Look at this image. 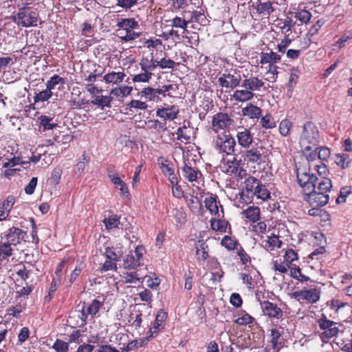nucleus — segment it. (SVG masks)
<instances>
[{
	"mask_svg": "<svg viewBox=\"0 0 352 352\" xmlns=\"http://www.w3.org/2000/svg\"><path fill=\"white\" fill-rule=\"evenodd\" d=\"M58 84H65V80L57 74L54 75L46 83V87L50 91L54 89Z\"/></svg>",
	"mask_w": 352,
	"mask_h": 352,
	"instance_id": "obj_43",
	"label": "nucleus"
},
{
	"mask_svg": "<svg viewBox=\"0 0 352 352\" xmlns=\"http://www.w3.org/2000/svg\"><path fill=\"white\" fill-rule=\"evenodd\" d=\"M153 76V73L142 72V73L134 75L132 78L133 82H148Z\"/></svg>",
	"mask_w": 352,
	"mask_h": 352,
	"instance_id": "obj_47",
	"label": "nucleus"
},
{
	"mask_svg": "<svg viewBox=\"0 0 352 352\" xmlns=\"http://www.w3.org/2000/svg\"><path fill=\"white\" fill-rule=\"evenodd\" d=\"M261 307L263 314L269 318L279 319L283 316V311L276 304L263 301L261 302Z\"/></svg>",
	"mask_w": 352,
	"mask_h": 352,
	"instance_id": "obj_13",
	"label": "nucleus"
},
{
	"mask_svg": "<svg viewBox=\"0 0 352 352\" xmlns=\"http://www.w3.org/2000/svg\"><path fill=\"white\" fill-rule=\"evenodd\" d=\"M116 6L125 10H129L138 3V0H116Z\"/></svg>",
	"mask_w": 352,
	"mask_h": 352,
	"instance_id": "obj_50",
	"label": "nucleus"
},
{
	"mask_svg": "<svg viewBox=\"0 0 352 352\" xmlns=\"http://www.w3.org/2000/svg\"><path fill=\"white\" fill-rule=\"evenodd\" d=\"M128 106L131 108L140 110H146L148 108V104L146 102L138 100H132L128 104Z\"/></svg>",
	"mask_w": 352,
	"mask_h": 352,
	"instance_id": "obj_62",
	"label": "nucleus"
},
{
	"mask_svg": "<svg viewBox=\"0 0 352 352\" xmlns=\"http://www.w3.org/2000/svg\"><path fill=\"white\" fill-rule=\"evenodd\" d=\"M264 85L265 82L262 79H260L256 76H250L242 81L241 87L247 88L252 93H254V91H260Z\"/></svg>",
	"mask_w": 352,
	"mask_h": 352,
	"instance_id": "obj_17",
	"label": "nucleus"
},
{
	"mask_svg": "<svg viewBox=\"0 0 352 352\" xmlns=\"http://www.w3.org/2000/svg\"><path fill=\"white\" fill-rule=\"evenodd\" d=\"M324 20L322 19H320L319 20H318V21L311 27V28L309 29V32H308V36H314V35H316L318 31L321 29V28L324 25Z\"/></svg>",
	"mask_w": 352,
	"mask_h": 352,
	"instance_id": "obj_60",
	"label": "nucleus"
},
{
	"mask_svg": "<svg viewBox=\"0 0 352 352\" xmlns=\"http://www.w3.org/2000/svg\"><path fill=\"white\" fill-rule=\"evenodd\" d=\"M56 352H68L69 344L61 340H56L52 346Z\"/></svg>",
	"mask_w": 352,
	"mask_h": 352,
	"instance_id": "obj_55",
	"label": "nucleus"
},
{
	"mask_svg": "<svg viewBox=\"0 0 352 352\" xmlns=\"http://www.w3.org/2000/svg\"><path fill=\"white\" fill-rule=\"evenodd\" d=\"M216 151L219 153L233 155L235 151L236 141L230 135L225 133L219 134L212 141Z\"/></svg>",
	"mask_w": 352,
	"mask_h": 352,
	"instance_id": "obj_4",
	"label": "nucleus"
},
{
	"mask_svg": "<svg viewBox=\"0 0 352 352\" xmlns=\"http://www.w3.org/2000/svg\"><path fill=\"white\" fill-rule=\"evenodd\" d=\"M179 109L175 106L157 109L156 115L165 120H173L177 116Z\"/></svg>",
	"mask_w": 352,
	"mask_h": 352,
	"instance_id": "obj_20",
	"label": "nucleus"
},
{
	"mask_svg": "<svg viewBox=\"0 0 352 352\" xmlns=\"http://www.w3.org/2000/svg\"><path fill=\"white\" fill-rule=\"evenodd\" d=\"M254 197L261 201H264L270 198V192L267 189L266 186L261 182L258 188H256V190L253 192L252 195L250 196L251 202L253 201Z\"/></svg>",
	"mask_w": 352,
	"mask_h": 352,
	"instance_id": "obj_32",
	"label": "nucleus"
},
{
	"mask_svg": "<svg viewBox=\"0 0 352 352\" xmlns=\"http://www.w3.org/2000/svg\"><path fill=\"white\" fill-rule=\"evenodd\" d=\"M298 182L302 188L305 193V199L312 207H322L325 206L329 200L328 194L316 191L317 176L307 172H297Z\"/></svg>",
	"mask_w": 352,
	"mask_h": 352,
	"instance_id": "obj_1",
	"label": "nucleus"
},
{
	"mask_svg": "<svg viewBox=\"0 0 352 352\" xmlns=\"http://www.w3.org/2000/svg\"><path fill=\"white\" fill-rule=\"evenodd\" d=\"M320 144V133L316 126L311 122L304 124L299 138L301 149L311 150Z\"/></svg>",
	"mask_w": 352,
	"mask_h": 352,
	"instance_id": "obj_2",
	"label": "nucleus"
},
{
	"mask_svg": "<svg viewBox=\"0 0 352 352\" xmlns=\"http://www.w3.org/2000/svg\"><path fill=\"white\" fill-rule=\"evenodd\" d=\"M132 87L129 86H123L120 87H116L111 91V94L116 96L125 98L129 96L131 93Z\"/></svg>",
	"mask_w": 352,
	"mask_h": 352,
	"instance_id": "obj_38",
	"label": "nucleus"
},
{
	"mask_svg": "<svg viewBox=\"0 0 352 352\" xmlns=\"http://www.w3.org/2000/svg\"><path fill=\"white\" fill-rule=\"evenodd\" d=\"M109 177L116 187L120 190L122 196H128L129 190L124 181L119 177L118 173H109Z\"/></svg>",
	"mask_w": 352,
	"mask_h": 352,
	"instance_id": "obj_24",
	"label": "nucleus"
},
{
	"mask_svg": "<svg viewBox=\"0 0 352 352\" xmlns=\"http://www.w3.org/2000/svg\"><path fill=\"white\" fill-rule=\"evenodd\" d=\"M186 203L188 207L193 210L194 209L197 210L200 207L201 204L199 201V199L197 197L190 195L189 197H186Z\"/></svg>",
	"mask_w": 352,
	"mask_h": 352,
	"instance_id": "obj_64",
	"label": "nucleus"
},
{
	"mask_svg": "<svg viewBox=\"0 0 352 352\" xmlns=\"http://www.w3.org/2000/svg\"><path fill=\"white\" fill-rule=\"evenodd\" d=\"M117 25L120 28L118 34L120 39L123 41L128 42L134 41L141 36L140 32H136L135 29L139 28V24L133 18L121 19L118 22Z\"/></svg>",
	"mask_w": 352,
	"mask_h": 352,
	"instance_id": "obj_3",
	"label": "nucleus"
},
{
	"mask_svg": "<svg viewBox=\"0 0 352 352\" xmlns=\"http://www.w3.org/2000/svg\"><path fill=\"white\" fill-rule=\"evenodd\" d=\"M255 9L256 13L262 17L268 16L274 12L272 3L269 1H258Z\"/></svg>",
	"mask_w": 352,
	"mask_h": 352,
	"instance_id": "obj_21",
	"label": "nucleus"
},
{
	"mask_svg": "<svg viewBox=\"0 0 352 352\" xmlns=\"http://www.w3.org/2000/svg\"><path fill=\"white\" fill-rule=\"evenodd\" d=\"M236 138L239 145L244 148H249L253 142V134L250 130L244 127H239Z\"/></svg>",
	"mask_w": 352,
	"mask_h": 352,
	"instance_id": "obj_12",
	"label": "nucleus"
},
{
	"mask_svg": "<svg viewBox=\"0 0 352 352\" xmlns=\"http://www.w3.org/2000/svg\"><path fill=\"white\" fill-rule=\"evenodd\" d=\"M204 203L206 208L212 214H218L219 212V205L221 208V211H223L222 206L220 205L219 201H217L216 197L210 196L206 197L204 200Z\"/></svg>",
	"mask_w": 352,
	"mask_h": 352,
	"instance_id": "obj_34",
	"label": "nucleus"
},
{
	"mask_svg": "<svg viewBox=\"0 0 352 352\" xmlns=\"http://www.w3.org/2000/svg\"><path fill=\"white\" fill-rule=\"evenodd\" d=\"M316 148L318 149V158L319 160L321 161H327L331 155V151L328 147H318V146H317Z\"/></svg>",
	"mask_w": 352,
	"mask_h": 352,
	"instance_id": "obj_54",
	"label": "nucleus"
},
{
	"mask_svg": "<svg viewBox=\"0 0 352 352\" xmlns=\"http://www.w3.org/2000/svg\"><path fill=\"white\" fill-rule=\"evenodd\" d=\"M25 235V232L18 228L12 227L6 231L5 236L9 243L16 245L21 240L24 239Z\"/></svg>",
	"mask_w": 352,
	"mask_h": 352,
	"instance_id": "obj_16",
	"label": "nucleus"
},
{
	"mask_svg": "<svg viewBox=\"0 0 352 352\" xmlns=\"http://www.w3.org/2000/svg\"><path fill=\"white\" fill-rule=\"evenodd\" d=\"M336 163L343 168L347 167L351 163L349 155L345 153L336 155Z\"/></svg>",
	"mask_w": 352,
	"mask_h": 352,
	"instance_id": "obj_46",
	"label": "nucleus"
},
{
	"mask_svg": "<svg viewBox=\"0 0 352 352\" xmlns=\"http://www.w3.org/2000/svg\"><path fill=\"white\" fill-rule=\"evenodd\" d=\"M281 56L279 54L270 50L269 52H262L261 54L260 63L262 65L269 63L270 65L279 62Z\"/></svg>",
	"mask_w": 352,
	"mask_h": 352,
	"instance_id": "obj_27",
	"label": "nucleus"
},
{
	"mask_svg": "<svg viewBox=\"0 0 352 352\" xmlns=\"http://www.w3.org/2000/svg\"><path fill=\"white\" fill-rule=\"evenodd\" d=\"M52 96V92L46 87V89L36 94L34 96V102H45Z\"/></svg>",
	"mask_w": 352,
	"mask_h": 352,
	"instance_id": "obj_44",
	"label": "nucleus"
},
{
	"mask_svg": "<svg viewBox=\"0 0 352 352\" xmlns=\"http://www.w3.org/2000/svg\"><path fill=\"white\" fill-rule=\"evenodd\" d=\"M38 14L36 10L30 8L19 9L17 15L14 17V21L23 27L36 26L37 25Z\"/></svg>",
	"mask_w": 352,
	"mask_h": 352,
	"instance_id": "obj_5",
	"label": "nucleus"
},
{
	"mask_svg": "<svg viewBox=\"0 0 352 352\" xmlns=\"http://www.w3.org/2000/svg\"><path fill=\"white\" fill-rule=\"evenodd\" d=\"M254 96V93H252L247 88H243L235 90L232 96V98L238 102H245L251 100Z\"/></svg>",
	"mask_w": 352,
	"mask_h": 352,
	"instance_id": "obj_22",
	"label": "nucleus"
},
{
	"mask_svg": "<svg viewBox=\"0 0 352 352\" xmlns=\"http://www.w3.org/2000/svg\"><path fill=\"white\" fill-rule=\"evenodd\" d=\"M242 115L250 119L258 118L261 116L262 111L257 106L249 103L241 109Z\"/></svg>",
	"mask_w": 352,
	"mask_h": 352,
	"instance_id": "obj_25",
	"label": "nucleus"
},
{
	"mask_svg": "<svg viewBox=\"0 0 352 352\" xmlns=\"http://www.w3.org/2000/svg\"><path fill=\"white\" fill-rule=\"evenodd\" d=\"M196 257L199 261H205L208 257V246L206 242L199 241L195 244Z\"/></svg>",
	"mask_w": 352,
	"mask_h": 352,
	"instance_id": "obj_26",
	"label": "nucleus"
},
{
	"mask_svg": "<svg viewBox=\"0 0 352 352\" xmlns=\"http://www.w3.org/2000/svg\"><path fill=\"white\" fill-rule=\"evenodd\" d=\"M182 172L183 177L190 182L196 181L199 176L201 175V173L197 168L188 166L186 163H184L182 166Z\"/></svg>",
	"mask_w": 352,
	"mask_h": 352,
	"instance_id": "obj_23",
	"label": "nucleus"
},
{
	"mask_svg": "<svg viewBox=\"0 0 352 352\" xmlns=\"http://www.w3.org/2000/svg\"><path fill=\"white\" fill-rule=\"evenodd\" d=\"M39 120V128H42L43 131L52 130L58 126V124L53 122V118L46 116H41L38 118Z\"/></svg>",
	"mask_w": 352,
	"mask_h": 352,
	"instance_id": "obj_36",
	"label": "nucleus"
},
{
	"mask_svg": "<svg viewBox=\"0 0 352 352\" xmlns=\"http://www.w3.org/2000/svg\"><path fill=\"white\" fill-rule=\"evenodd\" d=\"M124 252L122 245L118 243L115 246L107 247L105 248L104 254L107 259L118 261L122 257Z\"/></svg>",
	"mask_w": 352,
	"mask_h": 352,
	"instance_id": "obj_19",
	"label": "nucleus"
},
{
	"mask_svg": "<svg viewBox=\"0 0 352 352\" xmlns=\"http://www.w3.org/2000/svg\"><path fill=\"white\" fill-rule=\"evenodd\" d=\"M125 74L112 72L104 76L103 79L107 83L117 84L123 81Z\"/></svg>",
	"mask_w": 352,
	"mask_h": 352,
	"instance_id": "obj_35",
	"label": "nucleus"
},
{
	"mask_svg": "<svg viewBox=\"0 0 352 352\" xmlns=\"http://www.w3.org/2000/svg\"><path fill=\"white\" fill-rule=\"evenodd\" d=\"M123 278L126 283H136L138 281H143L142 279L146 276L141 273V270L135 272H126L123 274Z\"/></svg>",
	"mask_w": 352,
	"mask_h": 352,
	"instance_id": "obj_30",
	"label": "nucleus"
},
{
	"mask_svg": "<svg viewBox=\"0 0 352 352\" xmlns=\"http://www.w3.org/2000/svg\"><path fill=\"white\" fill-rule=\"evenodd\" d=\"M101 306V302L96 299L92 300L87 306L84 303L82 307L80 316H79L82 322H85L88 316H94L98 312Z\"/></svg>",
	"mask_w": 352,
	"mask_h": 352,
	"instance_id": "obj_14",
	"label": "nucleus"
},
{
	"mask_svg": "<svg viewBox=\"0 0 352 352\" xmlns=\"http://www.w3.org/2000/svg\"><path fill=\"white\" fill-rule=\"evenodd\" d=\"M170 22V25L173 28H181L184 30L187 29L188 25L190 21H186L181 17L175 16L171 20L168 21Z\"/></svg>",
	"mask_w": 352,
	"mask_h": 352,
	"instance_id": "obj_40",
	"label": "nucleus"
},
{
	"mask_svg": "<svg viewBox=\"0 0 352 352\" xmlns=\"http://www.w3.org/2000/svg\"><path fill=\"white\" fill-rule=\"evenodd\" d=\"M261 124L265 129H272L276 126V122L270 114H267L261 118Z\"/></svg>",
	"mask_w": 352,
	"mask_h": 352,
	"instance_id": "obj_56",
	"label": "nucleus"
},
{
	"mask_svg": "<svg viewBox=\"0 0 352 352\" xmlns=\"http://www.w3.org/2000/svg\"><path fill=\"white\" fill-rule=\"evenodd\" d=\"M10 245L11 244L8 242L0 245V260L6 259L12 255V249Z\"/></svg>",
	"mask_w": 352,
	"mask_h": 352,
	"instance_id": "obj_42",
	"label": "nucleus"
},
{
	"mask_svg": "<svg viewBox=\"0 0 352 352\" xmlns=\"http://www.w3.org/2000/svg\"><path fill=\"white\" fill-rule=\"evenodd\" d=\"M292 123L287 119L283 120L279 124V132L283 136H287L290 131Z\"/></svg>",
	"mask_w": 352,
	"mask_h": 352,
	"instance_id": "obj_49",
	"label": "nucleus"
},
{
	"mask_svg": "<svg viewBox=\"0 0 352 352\" xmlns=\"http://www.w3.org/2000/svg\"><path fill=\"white\" fill-rule=\"evenodd\" d=\"M292 296L300 302L315 303L320 299V292L316 288L302 289L293 292Z\"/></svg>",
	"mask_w": 352,
	"mask_h": 352,
	"instance_id": "obj_8",
	"label": "nucleus"
},
{
	"mask_svg": "<svg viewBox=\"0 0 352 352\" xmlns=\"http://www.w3.org/2000/svg\"><path fill=\"white\" fill-rule=\"evenodd\" d=\"M263 243V247L267 251H272L276 248H280L282 245V241L279 239V237L275 234L267 236V239L264 241Z\"/></svg>",
	"mask_w": 352,
	"mask_h": 352,
	"instance_id": "obj_33",
	"label": "nucleus"
},
{
	"mask_svg": "<svg viewBox=\"0 0 352 352\" xmlns=\"http://www.w3.org/2000/svg\"><path fill=\"white\" fill-rule=\"evenodd\" d=\"M241 213L252 223L257 222L260 219V208L257 206H249Z\"/></svg>",
	"mask_w": 352,
	"mask_h": 352,
	"instance_id": "obj_31",
	"label": "nucleus"
},
{
	"mask_svg": "<svg viewBox=\"0 0 352 352\" xmlns=\"http://www.w3.org/2000/svg\"><path fill=\"white\" fill-rule=\"evenodd\" d=\"M252 321H253V318L251 316H250L249 314H245L243 315L242 316L234 320V323L238 325H240V326H245V325L252 323Z\"/></svg>",
	"mask_w": 352,
	"mask_h": 352,
	"instance_id": "obj_61",
	"label": "nucleus"
},
{
	"mask_svg": "<svg viewBox=\"0 0 352 352\" xmlns=\"http://www.w3.org/2000/svg\"><path fill=\"white\" fill-rule=\"evenodd\" d=\"M318 323L320 329L322 330L320 336L324 342H327L329 339L336 336L340 331L338 323L328 320L326 317L319 319Z\"/></svg>",
	"mask_w": 352,
	"mask_h": 352,
	"instance_id": "obj_6",
	"label": "nucleus"
},
{
	"mask_svg": "<svg viewBox=\"0 0 352 352\" xmlns=\"http://www.w3.org/2000/svg\"><path fill=\"white\" fill-rule=\"evenodd\" d=\"M267 77L266 80L271 82H276L278 72V67L274 65H269V69L267 70L266 73Z\"/></svg>",
	"mask_w": 352,
	"mask_h": 352,
	"instance_id": "obj_48",
	"label": "nucleus"
},
{
	"mask_svg": "<svg viewBox=\"0 0 352 352\" xmlns=\"http://www.w3.org/2000/svg\"><path fill=\"white\" fill-rule=\"evenodd\" d=\"M316 182V191L328 194L332 188V182L329 178L325 177H318Z\"/></svg>",
	"mask_w": 352,
	"mask_h": 352,
	"instance_id": "obj_28",
	"label": "nucleus"
},
{
	"mask_svg": "<svg viewBox=\"0 0 352 352\" xmlns=\"http://www.w3.org/2000/svg\"><path fill=\"white\" fill-rule=\"evenodd\" d=\"M295 17L302 23H307L311 18V14L306 10H302L296 12Z\"/></svg>",
	"mask_w": 352,
	"mask_h": 352,
	"instance_id": "obj_53",
	"label": "nucleus"
},
{
	"mask_svg": "<svg viewBox=\"0 0 352 352\" xmlns=\"http://www.w3.org/2000/svg\"><path fill=\"white\" fill-rule=\"evenodd\" d=\"M261 181L254 177H249L245 180V188L241 192V198L245 203L251 202L250 196L252 195L253 192L258 188Z\"/></svg>",
	"mask_w": 352,
	"mask_h": 352,
	"instance_id": "obj_11",
	"label": "nucleus"
},
{
	"mask_svg": "<svg viewBox=\"0 0 352 352\" xmlns=\"http://www.w3.org/2000/svg\"><path fill=\"white\" fill-rule=\"evenodd\" d=\"M228 168L226 172L229 174L234 175L237 173V170L240 168V161H238L235 157L232 160L228 161Z\"/></svg>",
	"mask_w": 352,
	"mask_h": 352,
	"instance_id": "obj_52",
	"label": "nucleus"
},
{
	"mask_svg": "<svg viewBox=\"0 0 352 352\" xmlns=\"http://www.w3.org/2000/svg\"><path fill=\"white\" fill-rule=\"evenodd\" d=\"M270 342L274 352H278L281 348V342L280 341L281 333L276 329H272L270 330Z\"/></svg>",
	"mask_w": 352,
	"mask_h": 352,
	"instance_id": "obj_29",
	"label": "nucleus"
},
{
	"mask_svg": "<svg viewBox=\"0 0 352 352\" xmlns=\"http://www.w3.org/2000/svg\"><path fill=\"white\" fill-rule=\"evenodd\" d=\"M123 265L125 269L134 270L140 265V262L138 258H135L133 253H131L124 258Z\"/></svg>",
	"mask_w": 352,
	"mask_h": 352,
	"instance_id": "obj_37",
	"label": "nucleus"
},
{
	"mask_svg": "<svg viewBox=\"0 0 352 352\" xmlns=\"http://www.w3.org/2000/svg\"><path fill=\"white\" fill-rule=\"evenodd\" d=\"M62 173H63V170L60 167L54 168L51 174V177H50L51 183L54 185H58L60 183Z\"/></svg>",
	"mask_w": 352,
	"mask_h": 352,
	"instance_id": "obj_57",
	"label": "nucleus"
},
{
	"mask_svg": "<svg viewBox=\"0 0 352 352\" xmlns=\"http://www.w3.org/2000/svg\"><path fill=\"white\" fill-rule=\"evenodd\" d=\"M298 259L297 253L293 250L292 249H288L285 251L284 255V261L287 263L289 265L292 264V263Z\"/></svg>",
	"mask_w": 352,
	"mask_h": 352,
	"instance_id": "obj_59",
	"label": "nucleus"
},
{
	"mask_svg": "<svg viewBox=\"0 0 352 352\" xmlns=\"http://www.w3.org/2000/svg\"><path fill=\"white\" fill-rule=\"evenodd\" d=\"M103 223L107 229L118 228L120 224V219L116 215H112L103 220Z\"/></svg>",
	"mask_w": 352,
	"mask_h": 352,
	"instance_id": "obj_45",
	"label": "nucleus"
},
{
	"mask_svg": "<svg viewBox=\"0 0 352 352\" xmlns=\"http://www.w3.org/2000/svg\"><path fill=\"white\" fill-rule=\"evenodd\" d=\"M263 150V148L262 146L246 148L242 154L244 161L248 163L260 164L263 162V158L265 157Z\"/></svg>",
	"mask_w": 352,
	"mask_h": 352,
	"instance_id": "obj_10",
	"label": "nucleus"
},
{
	"mask_svg": "<svg viewBox=\"0 0 352 352\" xmlns=\"http://www.w3.org/2000/svg\"><path fill=\"white\" fill-rule=\"evenodd\" d=\"M228 223L224 220L212 219L210 220V227L214 231L225 232L226 231Z\"/></svg>",
	"mask_w": 352,
	"mask_h": 352,
	"instance_id": "obj_39",
	"label": "nucleus"
},
{
	"mask_svg": "<svg viewBox=\"0 0 352 352\" xmlns=\"http://www.w3.org/2000/svg\"><path fill=\"white\" fill-rule=\"evenodd\" d=\"M14 203L15 198L10 195L0 204V221L8 219Z\"/></svg>",
	"mask_w": 352,
	"mask_h": 352,
	"instance_id": "obj_18",
	"label": "nucleus"
},
{
	"mask_svg": "<svg viewBox=\"0 0 352 352\" xmlns=\"http://www.w3.org/2000/svg\"><path fill=\"white\" fill-rule=\"evenodd\" d=\"M241 81V75L236 72L234 73H224L218 78L219 85L221 87L234 89L237 87Z\"/></svg>",
	"mask_w": 352,
	"mask_h": 352,
	"instance_id": "obj_9",
	"label": "nucleus"
},
{
	"mask_svg": "<svg viewBox=\"0 0 352 352\" xmlns=\"http://www.w3.org/2000/svg\"><path fill=\"white\" fill-rule=\"evenodd\" d=\"M233 122V120L228 114L219 112L212 116L211 129L214 133H218L221 130L229 129Z\"/></svg>",
	"mask_w": 352,
	"mask_h": 352,
	"instance_id": "obj_7",
	"label": "nucleus"
},
{
	"mask_svg": "<svg viewBox=\"0 0 352 352\" xmlns=\"http://www.w3.org/2000/svg\"><path fill=\"white\" fill-rule=\"evenodd\" d=\"M111 102V98L106 96H97L95 100L91 101V103L94 105H98L102 109L104 107H110Z\"/></svg>",
	"mask_w": 352,
	"mask_h": 352,
	"instance_id": "obj_41",
	"label": "nucleus"
},
{
	"mask_svg": "<svg viewBox=\"0 0 352 352\" xmlns=\"http://www.w3.org/2000/svg\"><path fill=\"white\" fill-rule=\"evenodd\" d=\"M277 26L285 32H290L294 24L291 18L287 17L285 20H280L278 22Z\"/></svg>",
	"mask_w": 352,
	"mask_h": 352,
	"instance_id": "obj_51",
	"label": "nucleus"
},
{
	"mask_svg": "<svg viewBox=\"0 0 352 352\" xmlns=\"http://www.w3.org/2000/svg\"><path fill=\"white\" fill-rule=\"evenodd\" d=\"M12 56L6 54V56H0V69H4L14 63Z\"/></svg>",
	"mask_w": 352,
	"mask_h": 352,
	"instance_id": "obj_58",
	"label": "nucleus"
},
{
	"mask_svg": "<svg viewBox=\"0 0 352 352\" xmlns=\"http://www.w3.org/2000/svg\"><path fill=\"white\" fill-rule=\"evenodd\" d=\"M221 244L230 250H234L237 245V243L228 236H225L223 237L221 241Z\"/></svg>",
	"mask_w": 352,
	"mask_h": 352,
	"instance_id": "obj_63",
	"label": "nucleus"
},
{
	"mask_svg": "<svg viewBox=\"0 0 352 352\" xmlns=\"http://www.w3.org/2000/svg\"><path fill=\"white\" fill-rule=\"evenodd\" d=\"M140 96L141 98H144L146 100L158 102L162 100V91L160 88H153L147 87L140 91Z\"/></svg>",
	"mask_w": 352,
	"mask_h": 352,
	"instance_id": "obj_15",
	"label": "nucleus"
}]
</instances>
